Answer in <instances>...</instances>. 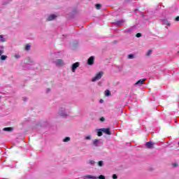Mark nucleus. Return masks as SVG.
I'll return each instance as SVG.
<instances>
[{
  "mask_svg": "<svg viewBox=\"0 0 179 179\" xmlns=\"http://www.w3.org/2000/svg\"><path fill=\"white\" fill-rule=\"evenodd\" d=\"M58 114L62 118H68L69 117V113L66 111V106H61L58 110Z\"/></svg>",
  "mask_w": 179,
  "mask_h": 179,
  "instance_id": "1",
  "label": "nucleus"
},
{
  "mask_svg": "<svg viewBox=\"0 0 179 179\" xmlns=\"http://www.w3.org/2000/svg\"><path fill=\"white\" fill-rule=\"evenodd\" d=\"M103 75H104V73L103 71H100L94 78H92V82H97V80H100L103 77Z\"/></svg>",
  "mask_w": 179,
  "mask_h": 179,
  "instance_id": "2",
  "label": "nucleus"
},
{
  "mask_svg": "<svg viewBox=\"0 0 179 179\" xmlns=\"http://www.w3.org/2000/svg\"><path fill=\"white\" fill-rule=\"evenodd\" d=\"M134 31H136V27L133 26L130 28H128L124 31V33L125 34H132V33H134Z\"/></svg>",
  "mask_w": 179,
  "mask_h": 179,
  "instance_id": "3",
  "label": "nucleus"
},
{
  "mask_svg": "<svg viewBox=\"0 0 179 179\" xmlns=\"http://www.w3.org/2000/svg\"><path fill=\"white\" fill-rule=\"evenodd\" d=\"M80 66V62H76V63L73 64L72 66H71L72 72H73V73L76 72V69L79 68Z\"/></svg>",
  "mask_w": 179,
  "mask_h": 179,
  "instance_id": "4",
  "label": "nucleus"
},
{
  "mask_svg": "<svg viewBox=\"0 0 179 179\" xmlns=\"http://www.w3.org/2000/svg\"><path fill=\"white\" fill-rule=\"evenodd\" d=\"M93 145L97 148L99 146H101V145H103V142H101V139H95L93 141Z\"/></svg>",
  "mask_w": 179,
  "mask_h": 179,
  "instance_id": "5",
  "label": "nucleus"
},
{
  "mask_svg": "<svg viewBox=\"0 0 179 179\" xmlns=\"http://www.w3.org/2000/svg\"><path fill=\"white\" fill-rule=\"evenodd\" d=\"M54 64H55L57 66H63V65H65V63H64V60L62 59H57L54 62Z\"/></svg>",
  "mask_w": 179,
  "mask_h": 179,
  "instance_id": "6",
  "label": "nucleus"
},
{
  "mask_svg": "<svg viewBox=\"0 0 179 179\" xmlns=\"http://www.w3.org/2000/svg\"><path fill=\"white\" fill-rule=\"evenodd\" d=\"M101 131L103 132V134H106V135H111V130L110 128H102L101 129Z\"/></svg>",
  "mask_w": 179,
  "mask_h": 179,
  "instance_id": "7",
  "label": "nucleus"
},
{
  "mask_svg": "<svg viewBox=\"0 0 179 179\" xmlns=\"http://www.w3.org/2000/svg\"><path fill=\"white\" fill-rule=\"evenodd\" d=\"M145 80L146 78L141 79L134 84V86H141L142 85H143V82H145Z\"/></svg>",
  "mask_w": 179,
  "mask_h": 179,
  "instance_id": "8",
  "label": "nucleus"
},
{
  "mask_svg": "<svg viewBox=\"0 0 179 179\" xmlns=\"http://www.w3.org/2000/svg\"><path fill=\"white\" fill-rule=\"evenodd\" d=\"M87 64L88 65H93L94 64V57L93 56L88 59Z\"/></svg>",
  "mask_w": 179,
  "mask_h": 179,
  "instance_id": "9",
  "label": "nucleus"
},
{
  "mask_svg": "<svg viewBox=\"0 0 179 179\" xmlns=\"http://www.w3.org/2000/svg\"><path fill=\"white\" fill-rule=\"evenodd\" d=\"M57 17V15H54V14H52L48 16V20L49 22H51V20H54V19H55Z\"/></svg>",
  "mask_w": 179,
  "mask_h": 179,
  "instance_id": "10",
  "label": "nucleus"
},
{
  "mask_svg": "<svg viewBox=\"0 0 179 179\" xmlns=\"http://www.w3.org/2000/svg\"><path fill=\"white\" fill-rule=\"evenodd\" d=\"M162 24H165L166 26H171L169 20H167L166 19L162 20Z\"/></svg>",
  "mask_w": 179,
  "mask_h": 179,
  "instance_id": "11",
  "label": "nucleus"
},
{
  "mask_svg": "<svg viewBox=\"0 0 179 179\" xmlns=\"http://www.w3.org/2000/svg\"><path fill=\"white\" fill-rule=\"evenodd\" d=\"M145 146L148 148V149H152V148H153V143H152V142H147Z\"/></svg>",
  "mask_w": 179,
  "mask_h": 179,
  "instance_id": "12",
  "label": "nucleus"
},
{
  "mask_svg": "<svg viewBox=\"0 0 179 179\" xmlns=\"http://www.w3.org/2000/svg\"><path fill=\"white\" fill-rule=\"evenodd\" d=\"M124 23H125V21L119 20L115 22V24H117V26H122V24H124Z\"/></svg>",
  "mask_w": 179,
  "mask_h": 179,
  "instance_id": "13",
  "label": "nucleus"
},
{
  "mask_svg": "<svg viewBox=\"0 0 179 179\" xmlns=\"http://www.w3.org/2000/svg\"><path fill=\"white\" fill-rule=\"evenodd\" d=\"M3 131H7L8 132H12L13 131V128L12 127H5L3 129Z\"/></svg>",
  "mask_w": 179,
  "mask_h": 179,
  "instance_id": "14",
  "label": "nucleus"
},
{
  "mask_svg": "<svg viewBox=\"0 0 179 179\" xmlns=\"http://www.w3.org/2000/svg\"><path fill=\"white\" fill-rule=\"evenodd\" d=\"M30 48H31V45L29 43H28L26 45L24 50L26 51H30Z\"/></svg>",
  "mask_w": 179,
  "mask_h": 179,
  "instance_id": "15",
  "label": "nucleus"
},
{
  "mask_svg": "<svg viewBox=\"0 0 179 179\" xmlns=\"http://www.w3.org/2000/svg\"><path fill=\"white\" fill-rule=\"evenodd\" d=\"M84 178H93V179H96L97 178L96 176H93L92 175H87V176H84Z\"/></svg>",
  "mask_w": 179,
  "mask_h": 179,
  "instance_id": "16",
  "label": "nucleus"
},
{
  "mask_svg": "<svg viewBox=\"0 0 179 179\" xmlns=\"http://www.w3.org/2000/svg\"><path fill=\"white\" fill-rule=\"evenodd\" d=\"M105 96H111V92H110V90H106L105 91Z\"/></svg>",
  "mask_w": 179,
  "mask_h": 179,
  "instance_id": "17",
  "label": "nucleus"
},
{
  "mask_svg": "<svg viewBox=\"0 0 179 179\" xmlns=\"http://www.w3.org/2000/svg\"><path fill=\"white\" fill-rule=\"evenodd\" d=\"M0 43H5V38H3V35H0Z\"/></svg>",
  "mask_w": 179,
  "mask_h": 179,
  "instance_id": "18",
  "label": "nucleus"
},
{
  "mask_svg": "<svg viewBox=\"0 0 179 179\" xmlns=\"http://www.w3.org/2000/svg\"><path fill=\"white\" fill-rule=\"evenodd\" d=\"M101 129H99L97 132L98 136H101L103 135V131H101Z\"/></svg>",
  "mask_w": 179,
  "mask_h": 179,
  "instance_id": "19",
  "label": "nucleus"
},
{
  "mask_svg": "<svg viewBox=\"0 0 179 179\" xmlns=\"http://www.w3.org/2000/svg\"><path fill=\"white\" fill-rule=\"evenodd\" d=\"M98 166H99V167H103V166H104V162H103V161H99V162H98Z\"/></svg>",
  "mask_w": 179,
  "mask_h": 179,
  "instance_id": "20",
  "label": "nucleus"
},
{
  "mask_svg": "<svg viewBox=\"0 0 179 179\" xmlns=\"http://www.w3.org/2000/svg\"><path fill=\"white\" fill-rule=\"evenodd\" d=\"M135 58V56L132 54H130L128 55V59H134Z\"/></svg>",
  "mask_w": 179,
  "mask_h": 179,
  "instance_id": "21",
  "label": "nucleus"
},
{
  "mask_svg": "<svg viewBox=\"0 0 179 179\" xmlns=\"http://www.w3.org/2000/svg\"><path fill=\"white\" fill-rule=\"evenodd\" d=\"M7 58H8V56H6V55H1V61H5V59H6Z\"/></svg>",
  "mask_w": 179,
  "mask_h": 179,
  "instance_id": "22",
  "label": "nucleus"
},
{
  "mask_svg": "<svg viewBox=\"0 0 179 179\" xmlns=\"http://www.w3.org/2000/svg\"><path fill=\"white\" fill-rule=\"evenodd\" d=\"M69 141H71V138H70V137H66V138L63 140V142H69Z\"/></svg>",
  "mask_w": 179,
  "mask_h": 179,
  "instance_id": "23",
  "label": "nucleus"
},
{
  "mask_svg": "<svg viewBox=\"0 0 179 179\" xmlns=\"http://www.w3.org/2000/svg\"><path fill=\"white\" fill-rule=\"evenodd\" d=\"M95 164H96V162L93 160H90L89 162V164H90L91 166H94Z\"/></svg>",
  "mask_w": 179,
  "mask_h": 179,
  "instance_id": "24",
  "label": "nucleus"
},
{
  "mask_svg": "<svg viewBox=\"0 0 179 179\" xmlns=\"http://www.w3.org/2000/svg\"><path fill=\"white\" fill-rule=\"evenodd\" d=\"M95 6H96V9L99 10V9H101V4H96Z\"/></svg>",
  "mask_w": 179,
  "mask_h": 179,
  "instance_id": "25",
  "label": "nucleus"
},
{
  "mask_svg": "<svg viewBox=\"0 0 179 179\" xmlns=\"http://www.w3.org/2000/svg\"><path fill=\"white\" fill-rule=\"evenodd\" d=\"M85 139L87 141H90V139H92V136H85Z\"/></svg>",
  "mask_w": 179,
  "mask_h": 179,
  "instance_id": "26",
  "label": "nucleus"
},
{
  "mask_svg": "<svg viewBox=\"0 0 179 179\" xmlns=\"http://www.w3.org/2000/svg\"><path fill=\"white\" fill-rule=\"evenodd\" d=\"M136 37H137L138 38H139V37H142V34L138 33V34L136 35Z\"/></svg>",
  "mask_w": 179,
  "mask_h": 179,
  "instance_id": "27",
  "label": "nucleus"
},
{
  "mask_svg": "<svg viewBox=\"0 0 179 179\" xmlns=\"http://www.w3.org/2000/svg\"><path fill=\"white\" fill-rule=\"evenodd\" d=\"M152 54V50H148V52L146 53L147 57H149Z\"/></svg>",
  "mask_w": 179,
  "mask_h": 179,
  "instance_id": "28",
  "label": "nucleus"
},
{
  "mask_svg": "<svg viewBox=\"0 0 179 179\" xmlns=\"http://www.w3.org/2000/svg\"><path fill=\"white\" fill-rule=\"evenodd\" d=\"M98 178L99 179H106V177L103 175H100Z\"/></svg>",
  "mask_w": 179,
  "mask_h": 179,
  "instance_id": "29",
  "label": "nucleus"
},
{
  "mask_svg": "<svg viewBox=\"0 0 179 179\" xmlns=\"http://www.w3.org/2000/svg\"><path fill=\"white\" fill-rule=\"evenodd\" d=\"M15 58H16L17 59L20 58V55H19V54H16L15 55Z\"/></svg>",
  "mask_w": 179,
  "mask_h": 179,
  "instance_id": "30",
  "label": "nucleus"
},
{
  "mask_svg": "<svg viewBox=\"0 0 179 179\" xmlns=\"http://www.w3.org/2000/svg\"><path fill=\"white\" fill-rule=\"evenodd\" d=\"M113 179H117V178H118V177L117 176V175L113 174Z\"/></svg>",
  "mask_w": 179,
  "mask_h": 179,
  "instance_id": "31",
  "label": "nucleus"
},
{
  "mask_svg": "<svg viewBox=\"0 0 179 179\" xmlns=\"http://www.w3.org/2000/svg\"><path fill=\"white\" fill-rule=\"evenodd\" d=\"M106 119H104L103 117L100 118V121H101L102 122L105 121Z\"/></svg>",
  "mask_w": 179,
  "mask_h": 179,
  "instance_id": "32",
  "label": "nucleus"
},
{
  "mask_svg": "<svg viewBox=\"0 0 179 179\" xmlns=\"http://www.w3.org/2000/svg\"><path fill=\"white\" fill-rule=\"evenodd\" d=\"M175 20H176V22H179V16L176 17V19H175Z\"/></svg>",
  "mask_w": 179,
  "mask_h": 179,
  "instance_id": "33",
  "label": "nucleus"
},
{
  "mask_svg": "<svg viewBox=\"0 0 179 179\" xmlns=\"http://www.w3.org/2000/svg\"><path fill=\"white\" fill-rule=\"evenodd\" d=\"M1 54H3V50H0V56L1 55Z\"/></svg>",
  "mask_w": 179,
  "mask_h": 179,
  "instance_id": "34",
  "label": "nucleus"
},
{
  "mask_svg": "<svg viewBox=\"0 0 179 179\" xmlns=\"http://www.w3.org/2000/svg\"><path fill=\"white\" fill-rule=\"evenodd\" d=\"M118 69H119L120 72H121V71H122V69L120 67H118Z\"/></svg>",
  "mask_w": 179,
  "mask_h": 179,
  "instance_id": "35",
  "label": "nucleus"
},
{
  "mask_svg": "<svg viewBox=\"0 0 179 179\" xmlns=\"http://www.w3.org/2000/svg\"><path fill=\"white\" fill-rule=\"evenodd\" d=\"M104 101L103 100V99H101L100 101H99V103H103Z\"/></svg>",
  "mask_w": 179,
  "mask_h": 179,
  "instance_id": "36",
  "label": "nucleus"
},
{
  "mask_svg": "<svg viewBox=\"0 0 179 179\" xmlns=\"http://www.w3.org/2000/svg\"><path fill=\"white\" fill-rule=\"evenodd\" d=\"M134 12L136 13V12H138V9H136Z\"/></svg>",
  "mask_w": 179,
  "mask_h": 179,
  "instance_id": "37",
  "label": "nucleus"
},
{
  "mask_svg": "<svg viewBox=\"0 0 179 179\" xmlns=\"http://www.w3.org/2000/svg\"><path fill=\"white\" fill-rule=\"evenodd\" d=\"M1 50H3V46H1Z\"/></svg>",
  "mask_w": 179,
  "mask_h": 179,
  "instance_id": "38",
  "label": "nucleus"
},
{
  "mask_svg": "<svg viewBox=\"0 0 179 179\" xmlns=\"http://www.w3.org/2000/svg\"><path fill=\"white\" fill-rule=\"evenodd\" d=\"M47 92H50V89H48V90H47Z\"/></svg>",
  "mask_w": 179,
  "mask_h": 179,
  "instance_id": "39",
  "label": "nucleus"
},
{
  "mask_svg": "<svg viewBox=\"0 0 179 179\" xmlns=\"http://www.w3.org/2000/svg\"><path fill=\"white\" fill-rule=\"evenodd\" d=\"M178 54H179V51H178Z\"/></svg>",
  "mask_w": 179,
  "mask_h": 179,
  "instance_id": "40",
  "label": "nucleus"
}]
</instances>
